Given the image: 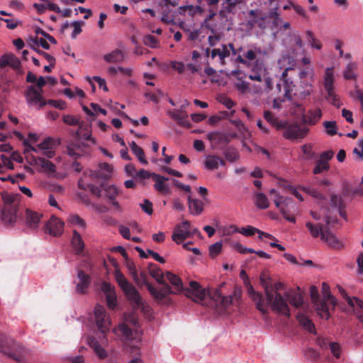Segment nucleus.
<instances>
[{
  "label": "nucleus",
  "instance_id": "obj_1",
  "mask_svg": "<svg viewBox=\"0 0 363 363\" xmlns=\"http://www.w3.org/2000/svg\"><path fill=\"white\" fill-rule=\"evenodd\" d=\"M189 286V289L185 290L186 296L193 301L203 305L209 304L220 315L225 313L227 310V301L225 296V281H222L216 288L210 289L207 291L195 281H191Z\"/></svg>",
  "mask_w": 363,
  "mask_h": 363
},
{
  "label": "nucleus",
  "instance_id": "obj_2",
  "mask_svg": "<svg viewBox=\"0 0 363 363\" xmlns=\"http://www.w3.org/2000/svg\"><path fill=\"white\" fill-rule=\"evenodd\" d=\"M18 195L3 192L1 199L4 203V207L1 211V220L6 225H13L17 220L18 204L16 202Z\"/></svg>",
  "mask_w": 363,
  "mask_h": 363
},
{
  "label": "nucleus",
  "instance_id": "obj_3",
  "mask_svg": "<svg viewBox=\"0 0 363 363\" xmlns=\"http://www.w3.org/2000/svg\"><path fill=\"white\" fill-rule=\"evenodd\" d=\"M115 278L118 284L133 306L136 308L143 307L144 303L139 292L128 282L124 275L121 272L117 271L115 273Z\"/></svg>",
  "mask_w": 363,
  "mask_h": 363
},
{
  "label": "nucleus",
  "instance_id": "obj_4",
  "mask_svg": "<svg viewBox=\"0 0 363 363\" xmlns=\"http://www.w3.org/2000/svg\"><path fill=\"white\" fill-rule=\"evenodd\" d=\"M334 81L335 77L333 72V68L328 67L325 72L323 82L324 89L326 91L325 98L331 104L339 108L342 105V103L340 101L339 96L335 93Z\"/></svg>",
  "mask_w": 363,
  "mask_h": 363
},
{
  "label": "nucleus",
  "instance_id": "obj_5",
  "mask_svg": "<svg viewBox=\"0 0 363 363\" xmlns=\"http://www.w3.org/2000/svg\"><path fill=\"white\" fill-rule=\"evenodd\" d=\"M23 347L13 339L0 333V351L16 361H20Z\"/></svg>",
  "mask_w": 363,
  "mask_h": 363
},
{
  "label": "nucleus",
  "instance_id": "obj_6",
  "mask_svg": "<svg viewBox=\"0 0 363 363\" xmlns=\"http://www.w3.org/2000/svg\"><path fill=\"white\" fill-rule=\"evenodd\" d=\"M116 333L121 336L124 342V347L126 352L131 354H139L140 347L135 342H138L135 338H133L132 330L125 323L118 325Z\"/></svg>",
  "mask_w": 363,
  "mask_h": 363
},
{
  "label": "nucleus",
  "instance_id": "obj_7",
  "mask_svg": "<svg viewBox=\"0 0 363 363\" xmlns=\"http://www.w3.org/2000/svg\"><path fill=\"white\" fill-rule=\"evenodd\" d=\"M138 277L139 279H140V284L138 286H146L150 294L157 301L161 302L168 295L171 294L172 290L169 284H165L164 286H162L160 289H157L152 284H150L147 281V274L145 271L140 272V276L138 275Z\"/></svg>",
  "mask_w": 363,
  "mask_h": 363
},
{
  "label": "nucleus",
  "instance_id": "obj_8",
  "mask_svg": "<svg viewBox=\"0 0 363 363\" xmlns=\"http://www.w3.org/2000/svg\"><path fill=\"white\" fill-rule=\"evenodd\" d=\"M266 304L267 306H271L272 310L278 313L286 316L290 315L289 308L286 301L278 292H276L275 294H273V291L268 294L266 296Z\"/></svg>",
  "mask_w": 363,
  "mask_h": 363
},
{
  "label": "nucleus",
  "instance_id": "obj_9",
  "mask_svg": "<svg viewBox=\"0 0 363 363\" xmlns=\"http://www.w3.org/2000/svg\"><path fill=\"white\" fill-rule=\"evenodd\" d=\"M240 277L247 287V292L250 297L253 300V301L255 302L257 309L259 310L263 315L267 314L268 311L266 306L264 305V299L263 296L260 294L255 291L252 286L250 284V281L245 270H242L240 272Z\"/></svg>",
  "mask_w": 363,
  "mask_h": 363
},
{
  "label": "nucleus",
  "instance_id": "obj_10",
  "mask_svg": "<svg viewBox=\"0 0 363 363\" xmlns=\"http://www.w3.org/2000/svg\"><path fill=\"white\" fill-rule=\"evenodd\" d=\"M26 102L30 106H38V108L47 105V101L42 95V91L38 90L33 85H30L24 91Z\"/></svg>",
  "mask_w": 363,
  "mask_h": 363
},
{
  "label": "nucleus",
  "instance_id": "obj_11",
  "mask_svg": "<svg viewBox=\"0 0 363 363\" xmlns=\"http://www.w3.org/2000/svg\"><path fill=\"white\" fill-rule=\"evenodd\" d=\"M310 295L318 314L322 318L328 319L330 313L328 303L325 301L319 300L318 290L316 286H311L310 287Z\"/></svg>",
  "mask_w": 363,
  "mask_h": 363
},
{
  "label": "nucleus",
  "instance_id": "obj_12",
  "mask_svg": "<svg viewBox=\"0 0 363 363\" xmlns=\"http://www.w3.org/2000/svg\"><path fill=\"white\" fill-rule=\"evenodd\" d=\"M96 324L99 330L104 334L109 330L111 322L104 306L96 305L94 309Z\"/></svg>",
  "mask_w": 363,
  "mask_h": 363
},
{
  "label": "nucleus",
  "instance_id": "obj_13",
  "mask_svg": "<svg viewBox=\"0 0 363 363\" xmlns=\"http://www.w3.org/2000/svg\"><path fill=\"white\" fill-rule=\"evenodd\" d=\"M191 235L190 223L188 220H185L175 227L172 238L173 241L179 244L189 238Z\"/></svg>",
  "mask_w": 363,
  "mask_h": 363
},
{
  "label": "nucleus",
  "instance_id": "obj_14",
  "mask_svg": "<svg viewBox=\"0 0 363 363\" xmlns=\"http://www.w3.org/2000/svg\"><path fill=\"white\" fill-rule=\"evenodd\" d=\"M106 340L104 337L101 342L94 336H89L87 338V343L89 347L94 350L96 355L101 359H104L108 357V352L104 348L106 344Z\"/></svg>",
  "mask_w": 363,
  "mask_h": 363
},
{
  "label": "nucleus",
  "instance_id": "obj_15",
  "mask_svg": "<svg viewBox=\"0 0 363 363\" xmlns=\"http://www.w3.org/2000/svg\"><path fill=\"white\" fill-rule=\"evenodd\" d=\"M188 100L185 99L184 103L181 105L179 109H174L172 111H169L170 116L178 121L179 124L184 125H189V123L187 120L188 115L186 112V108L189 106Z\"/></svg>",
  "mask_w": 363,
  "mask_h": 363
},
{
  "label": "nucleus",
  "instance_id": "obj_16",
  "mask_svg": "<svg viewBox=\"0 0 363 363\" xmlns=\"http://www.w3.org/2000/svg\"><path fill=\"white\" fill-rule=\"evenodd\" d=\"M64 222L55 216H52L45 225V232L53 236H60L64 228Z\"/></svg>",
  "mask_w": 363,
  "mask_h": 363
},
{
  "label": "nucleus",
  "instance_id": "obj_17",
  "mask_svg": "<svg viewBox=\"0 0 363 363\" xmlns=\"http://www.w3.org/2000/svg\"><path fill=\"white\" fill-rule=\"evenodd\" d=\"M101 288L106 296L107 306L111 309H113L116 305V294L114 286L104 281L101 284Z\"/></svg>",
  "mask_w": 363,
  "mask_h": 363
},
{
  "label": "nucleus",
  "instance_id": "obj_18",
  "mask_svg": "<svg viewBox=\"0 0 363 363\" xmlns=\"http://www.w3.org/2000/svg\"><path fill=\"white\" fill-rule=\"evenodd\" d=\"M79 283L77 284L76 290L79 294H85L91 284V277L83 270H79L77 274Z\"/></svg>",
  "mask_w": 363,
  "mask_h": 363
},
{
  "label": "nucleus",
  "instance_id": "obj_19",
  "mask_svg": "<svg viewBox=\"0 0 363 363\" xmlns=\"http://www.w3.org/2000/svg\"><path fill=\"white\" fill-rule=\"evenodd\" d=\"M43 215L38 212L30 209L26 211V219L27 227L35 229L38 227V223Z\"/></svg>",
  "mask_w": 363,
  "mask_h": 363
},
{
  "label": "nucleus",
  "instance_id": "obj_20",
  "mask_svg": "<svg viewBox=\"0 0 363 363\" xmlns=\"http://www.w3.org/2000/svg\"><path fill=\"white\" fill-rule=\"evenodd\" d=\"M165 279L169 281V282L174 289V291H172L171 294H177L184 291L182 281L178 276L172 274L170 272H167L164 276V280ZM171 290L172 289H171Z\"/></svg>",
  "mask_w": 363,
  "mask_h": 363
},
{
  "label": "nucleus",
  "instance_id": "obj_21",
  "mask_svg": "<svg viewBox=\"0 0 363 363\" xmlns=\"http://www.w3.org/2000/svg\"><path fill=\"white\" fill-rule=\"evenodd\" d=\"M342 298L347 302V304L352 308L354 311L363 312V301L357 297H350L343 289L340 291Z\"/></svg>",
  "mask_w": 363,
  "mask_h": 363
},
{
  "label": "nucleus",
  "instance_id": "obj_22",
  "mask_svg": "<svg viewBox=\"0 0 363 363\" xmlns=\"http://www.w3.org/2000/svg\"><path fill=\"white\" fill-rule=\"evenodd\" d=\"M148 272L151 277H152L157 283L160 284L164 286L165 284H168L164 280V276L161 269L154 263H150L148 264Z\"/></svg>",
  "mask_w": 363,
  "mask_h": 363
},
{
  "label": "nucleus",
  "instance_id": "obj_23",
  "mask_svg": "<svg viewBox=\"0 0 363 363\" xmlns=\"http://www.w3.org/2000/svg\"><path fill=\"white\" fill-rule=\"evenodd\" d=\"M189 209L191 214L194 216L200 215L203 210V202L188 196Z\"/></svg>",
  "mask_w": 363,
  "mask_h": 363
},
{
  "label": "nucleus",
  "instance_id": "obj_24",
  "mask_svg": "<svg viewBox=\"0 0 363 363\" xmlns=\"http://www.w3.org/2000/svg\"><path fill=\"white\" fill-rule=\"evenodd\" d=\"M104 59L108 63H119L124 60L125 54L121 50L116 48L110 53L106 54Z\"/></svg>",
  "mask_w": 363,
  "mask_h": 363
},
{
  "label": "nucleus",
  "instance_id": "obj_25",
  "mask_svg": "<svg viewBox=\"0 0 363 363\" xmlns=\"http://www.w3.org/2000/svg\"><path fill=\"white\" fill-rule=\"evenodd\" d=\"M286 296L291 305L296 308L302 306L303 299L299 288H298L297 290L286 293Z\"/></svg>",
  "mask_w": 363,
  "mask_h": 363
},
{
  "label": "nucleus",
  "instance_id": "obj_26",
  "mask_svg": "<svg viewBox=\"0 0 363 363\" xmlns=\"http://www.w3.org/2000/svg\"><path fill=\"white\" fill-rule=\"evenodd\" d=\"M71 243L74 250L76 251V254L79 255L83 252L84 248V242L81 235L77 232V230H73L72 231Z\"/></svg>",
  "mask_w": 363,
  "mask_h": 363
},
{
  "label": "nucleus",
  "instance_id": "obj_27",
  "mask_svg": "<svg viewBox=\"0 0 363 363\" xmlns=\"http://www.w3.org/2000/svg\"><path fill=\"white\" fill-rule=\"evenodd\" d=\"M152 179L155 182L154 188L159 192L167 193L169 191V188L167 184H164L165 181H168L169 178L164 176H161L156 173H153Z\"/></svg>",
  "mask_w": 363,
  "mask_h": 363
},
{
  "label": "nucleus",
  "instance_id": "obj_28",
  "mask_svg": "<svg viewBox=\"0 0 363 363\" xmlns=\"http://www.w3.org/2000/svg\"><path fill=\"white\" fill-rule=\"evenodd\" d=\"M52 139L53 138H45L44 141L38 145V147L45 150V155L50 158L52 157L55 155L53 148L55 143Z\"/></svg>",
  "mask_w": 363,
  "mask_h": 363
},
{
  "label": "nucleus",
  "instance_id": "obj_29",
  "mask_svg": "<svg viewBox=\"0 0 363 363\" xmlns=\"http://www.w3.org/2000/svg\"><path fill=\"white\" fill-rule=\"evenodd\" d=\"M321 240L332 247L337 248L340 245V242L330 229L325 230L323 234L321 236Z\"/></svg>",
  "mask_w": 363,
  "mask_h": 363
},
{
  "label": "nucleus",
  "instance_id": "obj_30",
  "mask_svg": "<svg viewBox=\"0 0 363 363\" xmlns=\"http://www.w3.org/2000/svg\"><path fill=\"white\" fill-rule=\"evenodd\" d=\"M220 165H225V161L219 157L214 155H208L206 157L205 166L208 169H215L218 168Z\"/></svg>",
  "mask_w": 363,
  "mask_h": 363
},
{
  "label": "nucleus",
  "instance_id": "obj_31",
  "mask_svg": "<svg viewBox=\"0 0 363 363\" xmlns=\"http://www.w3.org/2000/svg\"><path fill=\"white\" fill-rule=\"evenodd\" d=\"M232 232H238L245 236H252L255 235L256 233H258L259 232V230L252 226V225H247L246 227H243L241 229H238L235 225H230L228 227V234Z\"/></svg>",
  "mask_w": 363,
  "mask_h": 363
},
{
  "label": "nucleus",
  "instance_id": "obj_32",
  "mask_svg": "<svg viewBox=\"0 0 363 363\" xmlns=\"http://www.w3.org/2000/svg\"><path fill=\"white\" fill-rule=\"evenodd\" d=\"M306 226L309 230L311 236L315 238L319 236L321 237L322 235L323 234V232H325V230L324 228V225L321 223L313 224L311 222L308 221L306 222Z\"/></svg>",
  "mask_w": 363,
  "mask_h": 363
},
{
  "label": "nucleus",
  "instance_id": "obj_33",
  "mask_svg": "<svg viewBox=\"0 0 363 363\" xmlns=\"http://www.w3.org/2000/svg\"><path fill=\"white\" fill-rule=\"evenodd\" d=\"M265 76V69L263 65L257 64L252 69V73L249 74L251 80L262 82Z\"/></svg>",
  "mask_w": 363,
  "mask_h": 363
},
{
  "label": "nucleus",
  "instance_id": "obj_34",
  "mask_svg": "<svg viewBox=\"0 0 363 363\" xmlns=\"http://www.w3.org/2000/svg\"><path fill=\"white\" fill-rule=\"evenodd\" d=\"M283 196H280L279 198L277 197L274 199V202L277 208H279L280 212L283 215L284 218L289 222L295 223L296 218L293 216L289 215V211L284 207L281 206L283 204L282 202Z\"/></svg>",
  "mask_w": 363,
  "mask_h": 363
},
{
  "label": "nucleus",
  "instance_id": "obj_35",
  "mask_svg": "<svg viewBox=\"0 0 363 363\" xmlns=\"http://www.w3.org/2000/svg\"><path fill=\"white\" fill-rule=\"evenodd\" d=\"M67 221L71 226H77L79 229L85 230L86 228V223L84 219H82L77 214H70Z\"/></svg>",
  "mask_w": 363,
  "mask_h": 363
},
{
  "label": "nucleus",
  "instance_id": "obj_36",
  "mask_svg": "<svg viewBox=\"0 0 363 363\" xmlns=\"http://www.w3.org/2000/svg\"><path fill=\"white\" fill-rule=\"evenodd\" d=\"M255 204L259 209H266L269 206L267 196L263 193H255Z\"/></svg>",
  "mask_w": 363,
  "mask_h": 363
},
{
  "label": "nucleus",
  "instance_id": "obj_37",
  "mask_svg": "<svg viewBox=\"0 0 363 363\" xmlns=\"http://www.w3.org/2000/svg\"><path fill=\"white\" fill-rule=\"evenodd\" d=\"M312 82L313 81H311V79H300L299 86L301 89H303V91H301L299 94L301 98L305 99L310 96L312 91Z\"/></svg>",
  "mask_w": 363,
  "mask_h": 363
},
{
  "label": "nucleus",
  "instance_id": "obj_38",
  "mask_svg": "<svg viewBox=\"0 0 363 363\" xmlns=\"http://www.w3.org/2000/svg\"><path fill=\"white\" fill-rule=\"evenodd\" d=\"M297 320L299 323L308 332L313 333L315 332V325L313 322L303 314H298Z\"/></svg>",
  "mask_w": 363,
  "mask_h": 363
},
{
  "label": "nucleus",
  "instance_id": "obj_39",
  "mask_svg": "<svg viewBox=\"0 0 363 363\" xmlns=\"http://www.w3.org/2000/svg\"><path fill=\"white\" fill-rule=\"evenodd\" d=\"M125 267H127L130 275L132 277L135 283L137 285H140V279H139L138 274L137 272L134 262L132 260H130L129 258L125 259Z\"/></svg>",
  "mask_w": 363,
  "mask_h": 363
},
{
  "label": "nucleus",
  "instance_id": "obj_40",
  "mask_svg": "<svg viewBox=\"0 0 363 363\" xmlns=\"http://www.w3.org/2000/svg\"><path fill=\"white\" fill-rule=\"evenodd\" d=\"M277 11L278 8L276 7L272 9L268 13V17L273 20L272 22V29L278 28L279 26L283 22V20L280 17V15L278 13Z\"/></svg>",
  "mask_w": 363,
  "mask_h": 363
},
{
  "label": "nucleus",
  "instance_id": "obj_41",
  "mask_svg": "<svg viewBox=\"0 0 363 363\" xmlns=\"http://www.w3.org/2000/svg\"><path fill=\"white\" fill-rule=\"evenodd\" d=\"M91 125L89 123L80 122L77 136H91Z\"/></svg>",
  "mask_w": 363,
  "mask_h": 363
},
{
  "label": "nucleus",
  "instance_id": "obj_42",
  "mask_svg": "<svg viewBox=\"0 0 363 363\" xmlns=\"http://www.w3.org/2000/svg\"><path fill=\"white\" fill-rule=\"evenodd\" d=\"M130 149L132 152L137 156L138 159L143 164H147V161L145 158V153L143 150L137 145L135 142H131L130 144Z\"/></svg>",
  "mask_w": 363,
  "mask_h": 363
},
{
  "label": "nucleus",
  "instance_id": "obj_43",
  "mask_svg": "<svg viewBox=\"0 0 363 363\" xmlns=\"http://www.w3.org/2000/svg\"><path fill=\"white\" fill-rule=\"evenodd\" d=\"M90 106L93 109V111H91L87 106H82L83 111L89 116H94L95 113H101L103 115H106V111L104 108L100 107L99 105L95 103H91Z\"/></svg>",
  "mask_w": 363,
  "mask_h": 363
},
{
  "label": "nucleus",
  "instance_id": "obj_44",
  "mask_svg": "<svg viewBox=\"0 0 363 363\" xmlns=\"http://www.w3.org/2000/svg\"><path fill=\"white\" fill-rule=\"evenodd\" d=\"M259 280L261 285L264 289L266 296L273 291L271 280L266 273L261 274Z\"/></svg>",
  "mask_w": 363,
  "mask_h": 363
},
{
  "label": "nucleus",
  "instance_id": "obj_45",
  "mask_svg": "<svg viewBox=\"0 0 363 363\" xmlns=\"http://www.w3.org/2000/svg\"><path fill=\"white\" fill-rule=\"evenodd\" d=\"M211 82L218 85L225 86L227 84V72L220 70L218 73L216 72L211 77Z\"/></svg>",
  "mask_w": 363,
  "mask_h": 363
},
{
  "label": "nucleus",
  "instance_id": "obj_46",
  "mask_svg": "<svg viewBox=\"0 0 363 363\" xmlns=\"http://www.w3.org/2000/svg\"><path fill=\"white\" fill-rule=\"evenodd\" d=\"M322 112L320 108H315L308 111L307 120L311 124H315L321 118Z\"/></svg>",
  "mask_w": 363,
  "mask_h": 363
},
{
  "label": "nucleus",
  "instance_id": "obj_47",
  "mask_svg": "<svg viewBox=\"0 0 363 363\" xmlns=\"http://www.w3.org/2000/svg\"><path fill=\"white\" fill-rule=\"evenodd\" d=\"M357 68V65L356 63L350 62L347 64L343 72L344 77L347 79H356L354 71Z\"/></svg>",
  "mask_w": 363,
  "mask_h": 363
},
{
  "label": "nucleus",
  "instance_id": "obj_48",
  "mask_svg": "<svg viewBox=\"0 0 363 363\" xmlns=\"http://www.w3.org/2000/svg\"><path fill=\"white\" fill-rule=\"evenodd\" d=\"M323 124L325 133L330 135L337 134V127L335 121H324Z\"/></svg>",
  "mask_w": 363,
  "mask_h": 363
},
{
  "label": "nucleus",
  "instance_id": "obj_49",
  "mask_svg": "<svg viewBox=\"0 0 363 363\" xmlns=\"http://www.w3.org/2000/svg\"><path fill=\"white\" fill-rule=\"evenodd\" d=\"M249 14L251 16H253V18L250 21V24L252 26L257 24L261 28H265V17H260L257 18V11L256 10H251L249 12Z\"/></svg>",
  "mask_w": 363,
  "mask_h": 363
},
{
  "label": "nucleus",
  "instance_id": "obj_50",
  "mask_svg": "<svg viewBox=\"0 0 363 363\" xmlns=\"http://www.w3.org/2000/svg\"><path fill=\"white\" fill-rule=\"evenodd\" d=\"M227 117V112L223 111L213 115L208 118V123L212 126L218 125Z\"/></svg>",
  "mask_w": 363,
  "mask_h": 363
},
{
  "label": "nucleus",
  "instance_id": "obj_51",
  "mask_svg": "<svg viewBox=\"0 0 363 363\" xmlns=\"http://www.w3.org/2000/svg\"><path fill=\"white\" fill-rule=\"evenodd\" d=\"M322 293L323 296L322 301H325L326 303L328 301L334 305V297L330 294L328 284L325 282H323L322 284Z\"/></svg>",
  "mask_w": 363,
  "mask_h": 363
},
{
  "label": "nucleus",
  "instance_id": "obj_52",
  "mask_svg": "<svg viewBox=\"0 0 363 363\" xmlns=\"http://www.w3.org/2000/svg\"><path fill=\"white\" fill-rule=\"evenodd\" d=\"M300 189H302L303 191H305L308 195H310L311 196H312L316 199H318V200H325V196L322 193H320V191H318V190H316L314 188L302 186Z\"/></svg>",
  "mask_w": 363,
  "mask_h": 363
},
{
  "label": "nucleus",
  "instance_id": "obj_53",
  "mask_svg": "<svg viewBox=\"0 0 363 363\" xmlns=\"http://www.w3.org/2000/svg\"><path fill=\"white\" fill-rule=\"evenodd\" d=\"M228 48L232 50L233 52V57L230 59L231 61H234L236 63H242L247 67L250 66V63L245 60L241 55L239 54L238 55H236L237 51L233 48V44L228 43Z\"/></svg>",
  "mask_w": 363,
  "mask_h": 363
},
{
  "label": "nucleus",
  "instance_id": "obj_54",
  "mask_svg": "<svg viewBox=\"0 0 363 363\" xmlns=\"http://www.w3.org/2000/svg\"><path fill=\"white\" fill-rule=\"evenodd\" d=\"M143 43L145 45L151 48H156L159 46V41L152 35H145L143 38Z\"/></svg>",
  "mask_w": 363,
  "mask_h": 363
},
{
  "label": "nucleus",
  "instance_id": "obj_55",
  "mask_svg": "<svg viewBox=\"0 0 363 363\" xmlns=\"http://www.w3.org/2000/svg\"><path fill=\"white\" fill-rule=\"evenodd\" d=\"M222 242H217L209 247V255L212 258L218 256L222 250Z\"/></svg>",
  "mask_w": 363,
  "mask_h": 363
},
{
  "label": "nucleus",
  "instance_id": "obj_56",
  "mask_svg": "<svg viewBox=\"0 0 363 363\" xmlns=\"http://www.w3.org/2000/svg\"><path fill=\"white\" fill-rule=\"evenodd\" d=\"M330 205L333 208H339L345 205L343 199L335 194L330 195Z\"/></svg>",
  "mask_w": 363,
  "mask_h": 363
},
{
  "label": "nucleus",
  "instance_id": "obj_57",
  "mask_svg": "<svg viewBox=\"0 0 363 363\" xmlns=\"http://www.w3.org/2000/svg\"><path fill=\"white\" fill-rule=\"evenodd\" d=\"M230 245L238 252L241 254H247V253H252L255 252V250H254L252 248H247L244 247L242 245H241L239 242H231Z\"/></svg>",
  "mask_w": 363,
  "mask_h": 363
},
{
  "label": "nucleus",
  "instance_id": "obj_58",
  "mask_svg": "<svg viewBox=\"0 0 363 363\" xmlns=\"http://www.w3.org/2000/svg\"><path fill=\"white\" fill-rule=\"evenodd\" d=\"M284 96L286 98H290L291 92L293 91L294 87L295 86L293 81H291L289 79H284L283 82Z\"/></svg>",
  "mask_w": 363,
  "mask_h": 363
},
{
  "label": "nucleus",
  "instance_id": "obj_59",
  "mask_svg": "<svg viewBox=\"0 0 363 363\" xmlns=\"http://www.w3.org/2000/svg\"><path fill=\"white\" fill-rule=\"evenodd\" d=\"M234 86L241 94H245L249 90V83L242 80L235 82Z\"/></svg>",
  "mask_w": 363,
  "mask_h": 363
},
{
  "label": "nucleus",
  "instance_id": "obj_60",
  "mask_svg": "<svg viewBox=\"0 0 363 363\" xmlns=\"http://www.w3.org/2000/svg\"><path fill=\"white\" fill-rule=\"evenodd\" d=\"M353 98L357 99L360 102V110L363 113V93L358 84L354 85V91L352 94Z\"/></svg>",
  "mask_w": 363,
  "mask_h": 363
},
{
  "label": "nucleus",
  "instance_id": "obj_61",
  "mask_svg": "<svg viewBox=\"0 0 363 363\" xmlns=\"http://www.w3.org/2000/svg\"><path fill=\"white\" fill-rule=\"evenodd\" d=\"M105 190L106 192V196L110 201L116 199V196L118 194V190L114 186H108Z\"/></svg>",
  "mask_w": 363,
  "mask_h": 363
},
{
  "label": "nucleus",
  "instance_id": "obj_62",
  "mask_svg": "<svg viewBox=\"0 0 363 363\" xmlns=\"http://www.w3.org/2000/svg\"><path fill=\"white\" fill-rule=\"evenodd\" d=\"M63 122L69 125H78L80 123L79 118L72 115L63 116Z\"/></svg>",
  "mask_w": 363,
  "mask_h": 363
},
{
  "label": "nucleus",
  "instance_id": "obj_63",
  "mask_svg": "<svg viewBox=\"0 0 363 363\" xmlns=\"http://www.w3.org/2000/svg\"><path fill=\"white\" fill-rule=\"evenodd\" d=\"M329 168H330L329 164H325L318 160L315 167H314V169L313 170V172L315 174H320L323 171L328 170Z\"/></svg>",
  "mask_w": 363,
  "mask_h": 363
},
{
  "label": "nucleus",
  "instance_id": "obj_64",
  "mask_svg": "<svg viewBox=\"0 0 363 363\" xmlns=\"http://www.w3.org/2000/svg\"><path fill=\"white\" fill-rule=\"evenodd\" d=\"M352 152L356 155L357 159L363 161V140L359 141L358 146L353 149Z\"/></svg>",
  "mask_w": 363,
  "mask_h": 363
}]
</instances>
